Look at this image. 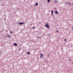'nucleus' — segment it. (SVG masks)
<instances>
[{
    "label": "nucleus",
    "mask_w": 73,
    "mask_h": 73,
    "mask_svg": "<svg viewBox=\"0 0 73 73\" xmlns=\"http://www.w3.org/2000/svg\"><path fill=\"white\" fill-rule=\"evenodd\" d=\"M45 26L46 28H50V26L49 25H48V24H46V25H45Z\"/></svg>",
    "instance_id": "1"
},
{
    "label": "nucleus",
    "mask_w": 73,
    "mask_h": 73,
    "mask_svg": "<svg viewBox=\"0 0 73 73\" xmlns=\"http://www.w3.org/2000/svg\"><path fill=\"white\" fill-rule=\"evenodd\" d=\"M44 57V55L42 54H40V59Z\"/></svg>",
    "instance_id": "2"
},
{
    "label": "nucleus",
    "mask_w": 73,
    "mask_h": 73,
    "mask_svg": "<svg viewBox=\"0 0 73 73\" xmlns=\"http://www.w3.org/2000/svg\"><path fill=\"white\" fill-rule=\"evenodd\" d=\"M24 24H25V23L19 22V25H23Z\"/></svg>",
    "instance_id": "3"
},
{
    "label": "nucleus",
    "mask_w": 73,
    "mask_h": 73,
    "mask_svg": "<svg viewBox=\"0 0 73 73\" xmlns=\"http://www.w3.org/2000/svg\"><path fill=\"white\" fill-rule=\"evenodd\" d=\"M54 13L55 14H58V12H57V10H56L55 11V12H54Z\"/></svg>",
    "instance_id": "4"
},
{
    "label": "nucleus",
    "mask_w": 73,
    "mask_h": 73,
    "mask_svg": "<svg viewBox=\"0 0 73 73\" xmlns=\"http://www.w3.org/2000/svg\"><path fill=\"white\" fill-rule=\"evenodd\" d=\"M13 45H14V46H17V44L14 43L13 44Z\"/></svg>",
    "instance_id": "5"
},
{
    "label": "nucleus",
    "mask_w": 73,
    "mask_h": 73,
    "mask_svg": "<svg viewBox=\"0 0 73 73\" xmlns=\"http://www.w3.org/2000/svg\"><path fill=\"white\" fill-rule=\"evenodd\" d=\"M38 3H36L35 4V6H36L37 5H38Z\"/></svg>",
    "instance_id": "6"
},
{
    "label": "nucleus",
    "mask_w": 73,
    "mask_h": 73,
    "mask_svg": "<svg viewBox=\"0 0 73 73\" xmlns=\"http://www.w3.org/2000/svg\"><path fill=\"white\" fill-rule=\"evenodd\" d=\"M7 36H8V37H11V36H9V35H7Z\"/></svg>",
    "instance_id": "7"
},
{
    "label": "nucleus",
    "mask_w": 73,
    "mask_h": 73,
    "mask_svg": "<svg viewBox=\"0 0 73 73\" xmlns=\"http://www.w3.org/2000/svg\"><path fill=\"white\" fill-rule=\"evenodd\" d=\"M50 0H47V2L48 3H49V2H50Z\"/></svg>",
    "instance_id": "8"
},
{
    "label": "nucleus",
    "mask_w": 73,
    "mask_h": 73,
    "mask_svg": "<svg viewBox=\"0 0 73 73\" xmlns=\"http://www.w3.org/2000/svg\"><path fill=\"white\" fill-rule=\"evenodd\" d=\"M30 52H28L27 53V54H30Z\"/></svg>",
    "instance_id": "9"
},
{
    "label": "nucleus",
    "mask_w": 73,
    "mask_h": 73,
    "mask_svg": "<svg viewBox=\"0 0 73 73\" xmlns=\"http://www.w3.org/2000/svg\"><path fill=\"white\" fill-rule=\"evenodd\" d=\"M55 2L56 3H57V0H55Z\"/></svg>",
    "instance_id": "10"
},
{
    "label": "nucleus",
    "mask_w": 73,
    "mask_h": 73,
    "mask_svg": "<svg viewBox=\"0 0 73 73\" xmlns=\"http://www.w3.org/2000/svg\"><path fill=\"white\" fill-rule=\"evenodd\" d=\"M51 13H53V11H51Z\"/></svg>",
    "instance_id": "11"
},
{
    "label": "nucleus",
    "mask_w": 73,
    "mask_h": 73,
    "mask_svg": "<svg viewBox=\"0 0 73 73\" xmlns=\"http://www.w3.org/2000/svg\"><path fill=\"white\" fill-rule=\"evenodd\" d=\"M10 33H13V32L11 31Z\"/></svg>",
    "instance_id": "12"
},
{
    "label": "nucleus",
    "mask_w": 73,
    "mask_h": 73,
    "mask_svg": "<svg viewBox=\"0 0 73 73\" xmlns=\"http://www.w3.org/2000/svg\"><path fill=\"white\" fill-rule=\"evenodd\" d=\"M64 41H66V39H64Z\"/></svg>",
    "instance_id": "13"
},
{
    "label": "nucleus",
    "mask_w": 73,
    "mask_h": 73,
    "mask_svg": "<svg viewBox=\"0 0 73 73\" xmlns=\"http://www.w3.org/2000/svg\"><path fill=\"white\" fill-rule=\"evenodd\" d=\"M33 29H35V27H33Z\"/></svg>",
    "instance_id": "14"
},
{
    "label": "nucleus",
    "mask_w": 73,
    "mask_h": 73,
    "mask_svg": "<svg viewBox=\"0 0 73 73\" xmlns=\"http://www.w3.org/2000/svg\"><path fill=\"white\" fill-rule=\"evenodd\" d=\"M65 3L66 4H68V3L66 2H65Z\"/></svg>",
    "instance_id": "15"
},
{
    "label": "nucleus",
    "mask_w": 73,
    "mask_h": 73,
    "mask_svg": "<svg viewBox=\"0 0 73 73\" xmlns=\"http://www.w3.org/2000/svg\"><path fill=\"white\" fill-rule=\"evenodd\" d=\"M20 49H21L20 48H19V51H20Z\"/></svg>",
    "instance_id": "16"
},
{
    "label": "nucleus",
    "mask_w": 73,
    "mask_h": 73,
    "mask_svg": "<svg viewBox=\"0 0 73 73\" xmlns=\"http://www.w3.org/2000/svg\"><path fill=\"white\" fill-rule=\"evenodd\" d=\"M52 15H53V13H51Z\"/></svg>",
    "instance_id": "17"
},
{
    "label": "nucleus",
    "mask_w": 73,
    "mask_h": 73,
    "mask_svg": "<svg viewBox=\"0 0 73 73\" xmlns=\"http://www.w3.org/2000/svg\"><path fill=\"white\" fill-rule=\"evenodd\" d=\"M38 38H41V37L40 36H39V37H38Z\"/></svg>",
    "instance_id": "18"
},
{
    "label": "nucleus",
    "mask_w": 73,
    "mask_h": 73,
    "mask_svg": "<svg viewBox=\"0 0 73 73\" xmlns=\"http://www.w3.org/2000/svg\"><path fill=\"white\" fill-rule=\"evenodd\" d=\"M48 57H49V55L48 54L47 55Z\"/></svg>",
    "instance_id": "19"
},
{
    "label": "nucleus",
    "mask_w": 73,
    "mask_h": 73,
    "mask_svg": "<svg viewBox=\"0 0 73 73\" xmlns=\"http://www.w3.org/2000/svg\"><path fill=\"white\" fill-rule=\"evenodd\" d=\"M69 61H71V59H70V60H69Z\"/></svg>",
    "instance_id": "20"
},
{
    "label": "nucleus",
    "mask_w": 73,
    "mask_h": 73,
    "mask_svg": "<svg viewBox=\"0 0 73 73\" xmlns=\"http://www.w3.org/2000/svg\"><path fill=\"white\" fill-rule=\"evenodd\" d=\"M56 32H58V31L56 30Z\"/></svg>",
    "instance_id": "21"
},
{
    "label": "nucleus",
    "mask_w": 73,
    "mask_h": 73,
    "mask_svg": "<svg viewBox=\"0 0 73 73\" xmlns=\"http://www.w3.org/2000/svg\"><path fill=\"white\" fill-rule=\"evenodd\" d=\"M68 4H70V3H68Z\"/></svg>",
    "instance_id": "22"
},
{
    "label": "nucleus",
    "mask_w": 73,
    "mask_h": 73,
    "mask_svg": "<svg viewBox=\"0 0 73 73\" xmlns=\"http://www.w3.org/2000/svg\"><path fill=\"white\" fill-rule=\"evenodd\" d=\"M72 29L73 30V27H72Z\"/></svg>",
    "instance_id": "23"
},
{
    "label": "nucleus",
    "mask_w": 73,
    "mask_h": 73,
    "mask_svg": "<svg viewBox=\"0 0 73 73\" xmlns=\"http://www.w3.org/2000/svg\"><path fill=\"white\" fill-rule=\"evenodd\" d=\"M72 64H73V63H72Z\"/></svg>",
    "instance_id": "24"
}]
</instances>
